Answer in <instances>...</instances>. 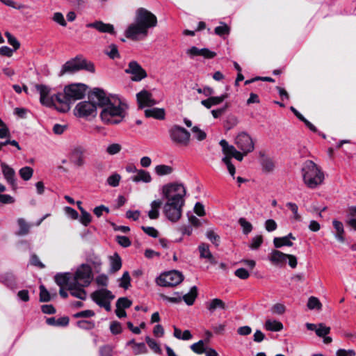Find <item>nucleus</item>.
Returning a JSON list of instances; mask_svg holds the SVG:
<instances>
[{"label":"nucleus","mask_w":356,"mask_h":356,"mask_svg":"<svg viewBox=\"0 0 356 356\" xmlns=\"http://www.w3.org/2000/svg\"><path fill=\"white\" fill-rule=\"evenodd\" d=\"M88 99L95 101L102 108L100 118L106 124H119L127 115V105L120 99H111L102 88H95L88 93Z\"/></svg>","instance_id":"nucleus-1"},{"label":"nucleus","mask_w":356,"mask_h":356,"mask_svg":"<svg viewBox=\"0 0 356 356\" xmlns=\"http://www.w3.org/2000/svg\"><path fill=\"white\" fill-rule=\"evenodd\" d=\"M186 190L182 184L170 183L163 186V198L166 200L163 212L172 222H177L181 217Z\"/></svg>","instance_id":"nucleus-2"},{"label":"nucleus","mask_w":356,"mask_h":356,"mask_svg":"<svg viewBox=\"0 0 356 356\" xmlns=\"http://www.w3.org/2000/svg\"><path fill=\"white\" fill-rule=\"evenodd\" d=\"M157 24L156 17L144 8H139L136 11L134 23L128 26L124 31L127 38L133 41L144 40L148 35L149 29Z\"/></svg>","instance_id":"nucleus-3"},{"label":"nucleus","mask_w":356,"mask_h":356,"mask_svg":"<svg viewBox=\"0 0 356 356\" xmlns=\"http://www.w3.org/2000/svg\"><path fill=\"white\" fill-rule=\"evenodd\" d=\"M88 86L83 83H72L65 86L63 92H58L59 101L62 100V107H57L60 112H67L70 108V104L76 100L84 97Z\"/></svg>","instance_id":"nucleus-4"},{"label":"nucleus","mask_w":356,"mask_h":356,"mask_svg":"<svg viewBox=\"0 0 356 356\" xmlns=\"http://www.w3.org/2000/svg\"><path fill=\"white\" fill-rule=\"evenodd\" d=\"M303 181L309 188H316L324 180V174L312 161H306L302 168Z\"/></svg>","instance_id":"nucleus-5"},{"label":"nucleus","mask_w":356,"mask_h":356,"mask_svg":"<svg viewBox=\"0 0 356 356\" xmlns=\"http://www.w3.org/2000/svg\"><path fill=\"white\" fill-rule=\"evenodd\" d=\"M81 70H85L90 72H94V64L82 57L76 56L74 58L67 61L62 66L58 76H62L65 74H72Z\"/></svg>","instance_id":"nucleus-6"},{"label":"nucleus","mask_w":356,"mask_h":356,"mask_svg":"<svg viewBox=\"0 0 356 356\" xmlns=\"http://www.w3.org/2000/svg\"><path fill=\"white\" fill-rule=\"evenodd\" d=\"M184 280V275L178 270H170L162 273L156 278L157 285L163 287L175 286Z\"/></svg>","instance_id":"nucleus-7"},{"label":"nucleus","mask_w":356,"mask_h":356,"mask_svg":"<svg viewBox=\"0 0 356 356\" xmlns=\"http://www.w3.org/2000/svg\"><path fill=\"white\" fill-rule=\"evenodd\" d=\"M35 88L40 93V102L42 105L49 108L54 106L56 109L57 107H62V100L59 101L58 98L56 97L58 96V93L49 97L50 92L49 86L43 84H36Z\"/></svg>","instance_id":"nucleus-8"},{"label":"nucleus","mask_w":356,"mask_h":356,"mask_svg":"<svg viewBox=\"0 0 356 356\" xmlns=\"http://www.w3.org/2000/svg\"><path fill=\"white\" fill-rule=\"evenodd\" d=\"M169 135L172 141L183 146H187L191 140V134L185 128L175 124L169 129Z\"/></svg>","instance_id":"nucleus-9"},{"label":"nucleus","mask_w":356,"mask_h":356,"mask_svg":"<svg viewBox=\"0 0 356 356\" xmlns=\"http://www.w3.org/2000/svg\"><path fill=\"white\" fill-rule=\"evenodd\" d=\"M97 106L95 101L89 99V101L79 102L75 107L74 113L79 118L95 116Z\"/></svg>","instance_id":"nucleus-10"},{"label":"nucleus","mask_w":356,"mask_h":356,"mask_svg":"<svg viewBox=\"0 0 356 356\" xmlns=\"http://www.w3.org/2000/svg\"><path fill=\"white\" fill-rule=\"evenodd\" d=\"M92 281V269L88 264H81L76 270L74 281L77 282L82 287H87Z\"/></svg>","instance_id":"nucleus-11"},{"label":"nucleus","mask_w":356,"mask_h":356,"mask_svg":"<svg viewBox=\"0 0 356 356\" xmlns=\"http://www.w3.org/2000/svg\"><path fill=\"white\" fill-rule=\"evenodd\" d=\"M238 148L243 152L244 154L254 150V143L252 138L247 132H241L237 135L235 139Z\"/></svg>","instance_id":"nucleus-12"},{"label":"nucleus","mask_w":356,"mask_h":356,"mask_svg":"<svg viewBox=\"0 0 356 356\" xmlns=\"http://www.w3.org/2000/svg\"><path fill=\"white\" fill-rule=\"evenodd\" d=\"M124 72L126 74H131V79L136 82L140 81L147 76L146 71L136 60L130 61L128 67L125 69Z\"/></svg>","instance_id":"nucleus-13"},{"label":"nucleus","mask_w":356,"mask_h":356,"mask_svg":"<svg viewBox=\"0 0 356 356\" xmlns=\"http://www.w3.org/2000/svg\"><path fill=\"white\" fill-rule=\"evenodd\" d=\"M86 149L82 146L74 147L70 156V161L76 167H81L85 164V154Z\"/></svg>","instance_id":"nucleus-14"},{"label":"nucleus","mask_w":356,"mask_h":356,"mask_svg":"<svg viewBox=\"0 0 356 356\" xmlns=\"http://www.w3.org/2000/svg\"><path fill=\"white\" fill-rule=\"evenodd\" d=\"M1 168L3 177L7 184L10 186L13 190H16L17 188V184L16 174L14 169L6 163H1Z\"/></svg>","instance_id":"nucleus-15"},{"label":"nucleus","mask_w":356,"mask_h":356,"mask_svg":"<svg viewBox=\"0 0 356 356\" xmlns=\"http://www.w3.org/2000/svg\"><path fill=\"white\" fill-rule=\"evenodd\" d=\"M139 108L150 107L157 104L152 98V94L145 90H143L136 95Z\"/></svg>","instance_id":"nucleus-16"},{"label":"nucleus","mask_w":356,"mask_h":356,"mask_svg":"<svg viewBox=\"0 0 356 356\" xmlns=\"http://www.w3.org/2000/svg\"><path fill=\"white\" fill-rule=\"evenodd\" d=\"M90 297L92 301L97 305L98 302H102L115 298V296L113 293L106 288H102L95 291L91 293Z\"/></svg>","instance_id":"nucleus-17"},{"label":"nucleus","mask_w":356,"mask_h":356,"mask_svg":"<svg viewBox=\"0 0 356 356\" xmlns=\"http://www.w3.org/2000/svg\"><path fill=\"white\" fill-rule=\"evenodd\" d=\"M88 28H93L100 33H107L113 35H116L114 26L111 24L104 23L102 21H95L86 24Z\"/></svg>","instance_id":"nucleus-18"},{"label":"nucleus","mask_w":356,"mask_h":356,"mask_svg":"<svg viewBox=\"0 0 356 356\" xmlns=\"http://www.w3.org/2000/svg\"><path fill=\"white\" fill-rule=\"evenodd\" d=\"M83 288L84 287L81 286L77 282H71V283L68 284V290L71 296L81 300H85L87 298L86 291Z\"/></svg>","instance_id":"nucleus-19"},{"label":"nucleus","mask_w":356,"mask_h":356,"mask_svg":"<svg viewBox=\"0 0 356 356\" xmlns=\"http://www.w3.org/2000/svg\"><path fill=\"white\" fill-rule=\"evenodd\" d=\"M0 283L13 291L17 288V285L16 276L11 272H6L1 274Z\"/></svg>","instance_id":"nucleus-20"},{"label":"nucleus","mask_w":356,"mask_h":356,"mask_svg":"<svg viewBox=\"0 0 356 356\" xmlns=\"http://www.w3.org/2000/svg\"><path fill=\"white\" fill-rule=\"evenodd\" d=\"M228 97L227 93H223L220 96L211 95L210 97L201 101V104L207 109L211 108L213 106H217L222 103Z\"/></svg>","instance_id":"nucleus-21"},{"label":"nucleus","mask_w":356,"mask_h":356,"mask_svg":"<svg viewBox=\"0 0 356 356\" xmlns=\"http://www.w3.org/2000/svg\"><path fill=\"white\" fill-rule=\"evenodd\" d=\"M291 240H296V237L291 233H289L282 237H275L273 244L276 248H280L283 246L291 247L293 245Z\"/></svg>","instance_id":"nucleus-22"},{"label":"nucleus","mask_w":356,"mask_h":356,"mask_svg":"<svg viewBox=\"0 0 356 356\" xmlns=\"http://www.w3.org/2000/svg\"><path fill=\"white\" fill-rule=\"evenodd\" d=\"M260 163L265 172H270L274 170L275 163L273 159L261 152H260Z\"/></svg>","instance_id":"nucleus-23"},{"label":"nucleus","mask_w":356,"mask_h":356,"mask_svg":"<svg viewBox=\"0 0 356 356\" xmlns=\"http://www.w3.org/2000/svg\"><path fill=\"white\" fill-rule=\"evenodd\" d=\"M131 179L135 183H149L152 181V177L149 172L141 169L138 170V171H137V174L132 176Z\"/></svg>","instance_id":"nucleus-24"},{"label":"nucleus","mask_w":356,"mask_h":356,"mask_svg":"<svg viewBox=\"0 0 356 356\" xmlns=\"http://www.w3.org/2000/svg\"><path fill=\"white\" fill-rule=\"evenodd\" d=\"M288 254L283 253L279 250H273L269 260L274 264H283L286 262Z\"/></svg>","instance_id":"nucleus-25"},{"label":"nucleus","mask_w":356,"mask_h":356,"mask_svg":"<svg viewBox=\"0 0 356 356\" xmlns=\"http://www.w3.org/2000/svg\"><path fill=\"white\" fill-rule=\"evenodd\" d=\"M70 319L67 316H63L58 319L55 317H49L46 318L47 325L55 327H66L69 324Z\"/></svg>","instance_id":"nucleus-26"},{"label":"nucleus","mask_w":356,"mask_h":356,"mask_svg":"<svg viewBox=\"0 0 356 356\" xmlns=\"http://www.w3.org/2000/svg\"><path fill=\"white\" fill-rule=\"evenodd\" d=\"M165 110L159 108H148L145 111V115L147 118H153L157 120H163L165 118Z\"/></svg>","instance_id":"nucleus-27"},{"label":"nucleus","mask_w":356,"mask_h":356,"mask_svg":"<svg viewBox=\"0 0 356 356\" xmlns=\"http://www.w3.org/2000/svg\"><path fill=\"white\" fill-rule=\"evenodd\" d=\"M162 205L161 200H156L151 202V209L148 212V216L150 219L154 220L159 217V209Z\"/></svg>","instance_id":"nucleus-28"},{"label":"nucleus","mask_w":356,"mask_h":356,"mask_svg":"<svg viewBox=\"0 0 356 356\" xmlns=\"http://www.w3.org/2000/svg\"><path fill=\"white\" fill-rule=\"evenodd\" d=\"M197 296V287L196 286H193L191 288L188 293L181 297V300H183L187 305L191 306L193 305Z\"/></svg>","instance_id":"nucleus-29"},{"label":"nucleus","mask_w":356,"mask_h":356,"mask_svg":"<svg viewBox=\"0 0 356 356\" xmlns=\"http://www.w3.org/2000/svg\"><path fill=\"white\" fill-rule=\"evenodd\" d=\"M70 273H58L54 276V281L60 287H63L64 285L68 287V284L70 283Z\"/></svg>","instance_id":"nucleus-30"},{"label":"nucleus","mask_w":356,"mask_h":356,"mask_svg":"<svg viewBox=\"0 0 356 356\" xmlns=\"http://www.w3.org/2000/svg\"><path fill=\"white\" fill-rule=\"evenodd\" d=\"M220 145L222 147L225 156H229L231 159L234 153H236V149L233 145H229L225 139H222L220 141Z\"/></svg>","instance_id":"nucleus-31"},{"label":"nucleus","mask_w":356,"mask_h":356,"mask_svg":"<svg viewBox=\"0 0 356 356\" xmlns=\"http://www.w3.org/2000/svg\"><path fill=\"white\" fill-rule=\"evenodd\" d=\"M111 273L118 271L122 267V259L118 253L110 257Z\"/></svg>","instance_id":"nucleus-32"},{"label":"nucleus","mask_w":356,"mask_h":356,"mask_svg":"<svg viewBox=\"0 0 356 356\" xmlns=\"http://www.w3.org/2000/svg\"><path fill=\"white\" fill-rule=\"evenodd\" d=\"M264 327L267 330L273 332H278L283 329L282 323L276 320H267Z\"/></svg>","instance_id":"nucleus-33"},{"label":"nucleus","mask_w":356,"mask_h":356,"mask_svg":"<svg viewBox=\"0 0 356 356\" xmlns=\"http://www.w3.org/2000/svg\"><path fill=\"white\" fill-rule=\"evenodd\" d=\"M17 225L19 226V230L16 233L18 236H25L29 234V229H30V225L29 223L26 222V220L22 218H19L17 219Z\"/></svg>","instance_id":"nucleus-34"},{"label":"nucleus","mask_w":356,"mask_h":356,"mask_svg":"<svg viewBox=\"0 0 356 356\" xmlns=\"http://www.w3.org/2000/svg\"><path fill=\"white\" fill-rule=\"evenodd\" d=\"M214 33L220 37H225L230 33V27L225 22H220V26L214 29Z\"/></svg>","instance_id":"nucleus-35"},{"label":"nucleus","mask_w":356,"mask_h":356,"mask_svg":"<svg viewBox=\"0 0 356 356\" xmlns=\"http://www.w3.org/2000/svg\"><path fill=\"white\" fill-rule=\"evenodd\" d=\"M198 250L200 252V256L201 258L207 259L209 260L213 259V255L209 250V245L204 243H202L198 246Z\"/></svg>","instance_id":"nucleus-36"},{"label":"nucleus","mask_w":356,"mask_h":356,"mask_svg":"<svg viewBox=\"0 0 356 356\" xmlns=\"http://www.w3.org/2000/svg\"><path fill=\"white\" fill-rule=\"evenodd\" d=\"M145 339L149 348L153 350L154 353L159 355L162 354L161 348L156 340L152 339L149 336H146Z\"/></svg>","instance_id":"nucleus-37"},{"label":"nucleus","mask_w":356,"mask_h":356,"mask_svg":"<svg viewBox=\"0 0 356 356\" xmlns=\"http://www.w3.org/2000/svg\"><path fill=\"white\" fill-rule=\"evenodd\" d=\"M154 171L157 175L164 176L171 174L172 172V168L167 165L161 164L155 167Z\"/></svg>","instance_id":"nucleus-38"},{"label":"nucleus","mask_w":356,"mask_h":356,"mask_svg":"<svg viewBox=\"0 0 356 356\" xmlns=\"http://www.w3.org/2000/svg\"><path fill=\"white\" fill-rule=\"evenodd\" d=\"M105 54L113 60L120 58L118 46L115 44H111L105 51Z\"/></svg>","instance_id":"nucleus-39"},{"label":"nucleus","mask_w":356,"mask_h":356,"mask_svg":"<svg viewBox=\"0 0 356 356\" xmlns=\"http://www.w3.org/2000/svg\"><path fill=\"white\" fill-rule=\"evenodd\" d=\"M207 309L211 312L215 311L216 309H225V304L222 300L219 298H214L211 300Z\"/></svg>","instance_id":"nucleus-40"},{"label":"nucleus","mask_w":356,"mask_h":356,"mask_svg":"<svg viewBox=\"0 0 356 356\" xmlns=\"http://www.w3.org/2000/svg\"><path fill=\"white\" fill-rule=\"evenodd\" d=\"M33 170L29 166L22 168L19 170V175L21 178L24 181H29L33 176Z\"/></svg>","instance_id":"nucleus-41"},{"label":"nucleus","mask_w":356,"mask_h":356,"mask_svg":"<svg viewBox=\"0 0 356 356\" xmlns=\"http://www.w3.org/2000/svg\"><path fill=\"white\" fill-rule=\"evenodd\" d=\"M132 305V301L127 297L119 298L116 302L115 306L118 309H128Z\"/></svg>","instance_id":"nucleus-42"},{"label":"nucleus","mask_w":356,"mask_h":356,"mask_svg":"<svg viewBox=\"0 0 356 356\" xmlns=\"http://www.w3.org/2000/svg\"><path fill=\"white\" fill-rule=\"evenodd\" d=\"M80 211L81 215L79 221L82 225L87 227L92 221V216L90 213L86 211L83 208H80Z\"/></svg>","instance_id":"nucleus-43"},{"label":"nucleus","mask_w":356,"mask_h":356,"mask_svg":"<svg viewBox=\"0 0 356 356\" xmlns=\"http://www.w3.org/2000/svg\"><path fill=\"white\" fill-rule=\"evenodd\" d=\"M121 180V176L117 172H115L110 175L107 179L106 183L108 185L112 187H117L120 184V181Z\"/></svg>","instance_id":"nucleus-44"},{"label":"nucleus","mask_w":356,"mask_h":356,"mask_svg":"<svg viewBox=\"0 0 356 356\" xmlns=\"http://www.w3.org/2000/svg\"><path fill=\"white\" fill-rule=\"evenodd\" d=\"M307 305V307L311 310L321 309L322 307V304L320 302V300L314 296H311L310 298H309Z\"/></svg>","instance_id":"nucleus-45"},{"label":"nucleus","mask_w":356,"mask_h":356,"mask_svg":"<svg viewBox=\"0 0 356 356\" xmlns=\"http://www.w3.org/2000/svg\"><path fill=\"white\" fill-rule=\"evenodd\" d=\"M238 224L243 229V232L244 234H248L250 233L252 230V224L248 222L245 218H240L238 219Z\"/></svg>","instance_id":"nucleus-46"},{"label":"nucleus","mask_w":356,"mask_h":356,"mask_svg":"<svg viewBox=\"0 0 356 356\" xmlns=\"http://www.w3.org/2000/svg\"><path fill=\"white\" fill-rule=\"evenodd\" d=\"M76 325L83 330H92L95 327V323L92 321L80 320L76 322Z\"/></svg>","instance_id":"nucleus-47"},{"label":"nucleus","mask_w":356,"mask_h":356,"mask_svg":"<svg viewBox=\"0 0 356 356\" xmlns=\"http://www.w3.org/2000/svg\"><path fill=\"white\" fill-rule=\"evenodd\" d=\"M207 238L216 247L220 244V236L213 230H208L206 233Z\"/></svg>","instance_id":"nucleus-48"},{"label":"nucleus","mask_w":356,"mask_h":356,"mask_svg":"<svg viewBox=\"0 0 356 356\" xmlns=\"http://www.w3.org/2000/svg\"><path fill=\"white\" fill-rule=\"evenodd\" d=\"M122 150V145L119 143H112L107 146L106 152L109 155H115Z\"/></svg>","instance_id":"nucleus-49"},{"label":"nucleus","mask_w":356,"mask_h":356,"mask_svg":"<svg viewBox=\"0 0 356 356\" xmlns=\"http://www.w3.org/2000/svg\"><path fill=\"white\" fill-rule=\"evenodd\" d=\"M191 349L195 353L202 354L206 352L207 348L204 347V341L200 340L191 346Z\"/></svg>","instance_id":"nucleus-50"},{"label":"nucleus","mask_w":356,"mask_h":356,"mask_svg":"<svg viewBox=\"0 0 356 356\" xmlns=\"http://www.w3.org/2000/svg\"><path fill=\"white\" fill-rule=\"evenodd\" d=\"M5 36L8 40V42L14 48V50H17L19 48V42L10 32L6 31L5 33Z\"/></svg>","instance_id":"nucleus-51"},{"label":"nucleus","mask_w":356,"mask_h":356,"mask_svg":"<svg viewBox=\"0 0 356 356\" xmlns=\"http://www.w3.org/2000/svg\"><path fill=\"white\" fill-rule=\"evenodd\" d=\"M120 280L121 282L120 283V286L124 289H129V287L131 285V277L128 271H125L123 273L122 277L120 278Z\"/></svg>","instance_id":"nucleus-52"},{"label":"nucleus","mask_w":356,"mask_h":356,"mask_svg":"<svg viewBox=\"0 0 356 356\" xmlns=\"http://www.w3.org/2000/svg\"><path fill=\"white\" fill-rule=\"evenodd\" d=\"M133 352L135 355H138L140 354H146L148 350L145 343L141 342L135 343V346H133Z\"/></svg>","instance_id":"nucleus-53"},{"label":"nucleus","mask_w":356,"mask_h":356,"mask_svg":"<svg viewBox=\"0 0 356 356\" xmlns=\"http://www.w3.org/2000/svg\"><path fill=\"white\" fill-rule=\"evenodd\" d=\"M51 300V296L44 285L40 286V301L42 302H49Z\"/></svg>","instance_id":"nucleus-54"},{"label":"nucleus","mask_w":356,"mask_h":356,"mask_svg":"<svg viewBox=\"0 0 356 356\" xmlns=\"http://www.w3.org/2000/svg\"><path fill=\"white\" fill-rule=\"evenodd\" d=\"M229 104L226 102L222 107L217 108V109L212 110L211 111L212 116L215 119L219 118L227 111V109L229 108Z\"/></svg>","instance_id":"nucleus-55"},{"label":"nucleus","mask_w":356,"mask_h":356,"mask_svg":"<svg viewBox=\"0 0 356 356\" xmlns=\"http://www.w3.org/2000/svg\"><path fill=\"white\" fill-rule=\"evenodd\" d=\"M262 243V236H256L252 238L249 247L251 250H257L261 245Z\"/></svg>","instance_id":"nucleus-56"},{"label":"nucleus","mask_w":356,"mask_h":356,"mask_svg":"<svg viewBox=\"0 0 356 356\" xmlns=\"http://www.w3.org/2000/svg\"><path fill=\"white\" fill-rule=\"evenodd\" d=\"M192 131L194 133V136L197 140L202 141L207 137L205 131L201 130L197 126H194L192 128Z\"/></svg>","instance_id":"nucleus-57"},{"label":"nucleus","mask_w":356,"mask_h":356,"mask_svg":"<svg viewBox=\"0 0 356 356\" xmlns=\"http://www.w3.org/2000/svg\"><path fill=\"white\" fill-rule=\"evenodd\" d=\"M330 331V327L325 326L323 323L318 324V327L316 330V334L319 337H323L328 334Z\"/></svg>","instance_id":"nucleus-58"},{"label":"nucleus","mask_w":356,"mask_h":356,"mask_svg":"<svg viewBox=\"0 0 356 356\" xmlns=\"http://www.w3.org/2000/svg\"><path fill=\"white\" fill-rule=\"evenodd\" d=\"M95 315V313L94 312V311L90 309H86L75 313L74 314H73V317L74 318H90L94 316Z\"/></svg>","instance_id":"nucleus-59"},{"label":"nucleus","mask_w":356,"mask_h":356,"mask_svg":"<svg viewBox=\"0 0 356 356\" xmlns=\"http://www.w3.org/2000/svg\"><path fill=\"white\" fill-rule=\"evenodd\" d=\"M110 331L114 335L122 333V327L121 323L116 321L111 322L110 325Z\"/></svg>","instance_id":"nucleus-60"},{"label":"nucleus","mask_w":356,"mask_h":356,"mask_svg":"<svg viewBox=\"0 0 356 356\" xmlns=\"http://www.w3.org/2000/svg\"><path fill=\"white\" fill-rule=\"evenodd\" d=\"M222 161L227 165V170L231 176H232L233 178H234L235 167L232 163L230 158L229 156H224Z\"/></svg>","instance_id":"nucleus-61"},{"label":"nucleus","mask_w":356,"mask_h":356,"mask_svg":"<svg viewBox=\"0 0 356 356\" xmlns=\"http://www.w3.org/2000/svg\"><path fill=\"white\" fill-rule=\"evenodd\" d=\"M116 241L123 248L129 247L131 244L130 239L125 236H117Z\"/></svg>","instance_id":"nucleus-62"},{"label":"nucleus","mask_w":356,"mask_h":356,"mask_svg":"<svg viewBox=\"0 0 356 356\" xmlns=\"http://www.w3.org/2000/svg\"><path fill=\"white\" fill-rule=\"evenodd\" d=\"M142 230L148 236L152 238H156L159 236V232L153 227H141Z\"/></svg>","instance_id":"nucleus-63"},{"label":"nucleus","mask_w":356,"mask_h":356,"mask_svg":"<svg viewBox=\"0 0 356 356\" xmlns=\"http://www.w3.org/2000/svg\"><path fill=\"white\" fill-rule=\"evenodd\" d=\"M234 275L241 280H246L249 277V272L244 268H239L234 272Z\"/></svg>","instance_id":"nucleus-64"}]
</instances>
